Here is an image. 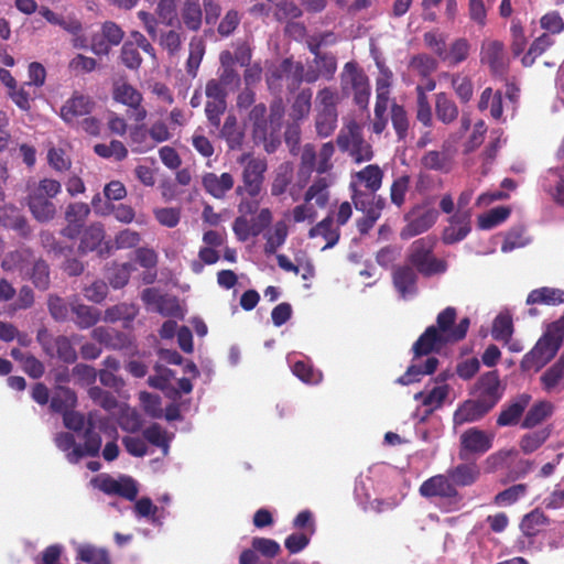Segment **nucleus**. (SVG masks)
I'll use <instances>...</instances> for the list:
<instances>
[{
    "mask_svg": "<svg viewBox=\"0 0 564 564\" xmlns=\"http://www.w3.org/2000/svg\"><path fill=\"white\" fill-rule=\"evenodd\" d=\"M456 317L457 311L453 306H447L440 312L436 325L429 326L413 344L414 357L438 352L445 345L463 340L468 332L470 321L468 317H464L458 324H455Z\"/></svg>",
    "mask_w": 564,
    "mask_h": 564,
    "instance_id": "nucleus-1",
    "label": "nucleus"
},
{
    "mask_svg": "<svg viewBox=\"0 0 564 564\" xmlns=\"http://www.w3.org/2000/svg\"><path fill=\"white\" fill-rule=\"evenodd\" d=\"M237 163L242 166L240 183L235 188V194L239 197L238 213L245 215H254L259 209L268 162L265 158H257L251 153H243L237 159Z\"/></svg>",
    "mask_w": 564,
    "mask_h": 564,
    "instance_id": "nucleus-2",
    "label": "nucleus"
},
{
    "mask_svg": "<svg viewBox=\"0 0 564 564\" xmlns=\"http://www.w3.org/2000/svg\"><path fill=\"white\" fill-rule=\"evenodd\" d=\"M564 343V330L557 324H546L541 337L530 351L520 361V368L524 372L540 371L558 352Z\"/></svg>",
    "mask_w": 564,
    "mask_h": 564,
    "instance_id": "nucleus-3",
    "label": "nucleus"
},
{
    "mask_svg": "<svg viewBox=\"0 0 564 564\" xmlns=\"http://www.w3.org/2000/svg\"><path fill=\"white\" fill-rule=\"evenodd\" d=\"M26 191V205L33 218L42 224L52 221L57 213L53 198L61 193V183L53 178H43L28 184Z\"/></svg>",
    "mask_w": 564,
    "mask_h": 564,
    "instance_id": "nucleus-4",
    "label": "nucleus"
},
{
    "mask_svg": "<svg viewBox=\"0 0 564 564\" xmlns=\"http://www.w3.org/2000/svg\"><path fill=\"white\" fill-rule=\"evenodd\" d=\"M434 247V238L423 237L413 241L409 248L408 263L423 276L429 278L446 271V262L433 256Z\"/></svg>",
    "mask_w": 564,
    "mask_h": 564,
    "instance_id": "nucleus-5",
    "label": "nucleus"
},
{
    "mask_svg": "<svg viewBox=\"0 0 564 564\" xmlns=\"http://www.w3.org/2000/svg\"><path fill=\"white\" fill-rule=\"evenodd\" d=\"M303 79L304 65L301 62H294L290 57L270 67L265 74L268 89L275 95H280L284 86L289 91H295L303 83Z\"/></svg>",
    "mask_w": 564,
    "mask_h": 564,
    "instance_id": "nucleus-6",
    "label": "nucleus"
},
{
    "mask_svg": "<svg viewBox=\"0 0 564 564\" xmlns=\"http://www.w3.org/2000/svg\"><path fill=\"white\" fill-rule=\"evenodd\" d=\"M340 90L343 96L354 95V102L360 109H367L370 99V84L365 70L357 62H347L340 73Z\"/></svg>",
    "mask_w": 564,
    "mask_h": 564,
    "instance_id": "nucleus-7",
    "label": "nucleus"
},
{
    "mask_svg": "<svg viewBox=\"0 0 564 564\" xmlns=\"http://www.w3.org/2000/svg\"><path fill=\"white\" fill-rule=\"evenodd\" d=\"M479 62L494 77L506 78L509 73L510 57L503 42L499 40L485 39L481 42Z\"/></svg>",
    "mask_w": 564,
    "mask_h": 564,
    "instance_id": "nucleus-8",
    "label": "nucleus"
},
{
    "mask_svg": "<svg viewBox=\"0 0 564 564\" xmlns=\"http://www.w3.org/2000/svg\"><path fill=\"white\" fill-rule=\"evenodd\" d=\"M419 492L423 498L438 499L451 506H457L462 500V496L447 474H438L427 478L421 484Z\"/></svg>",
    "mask_w": 564,
    "mask_h": 564,
    "instance_id": "nucleus-9",
    "label": "nucleus"
},
{
    "mask_svg": "<svg viewBox=\"0 0 564 564\" xmlns=\"http://www.w3.org/2000/svg\"><path fill=\"white\" fill-rule=\"evenodd\" d=\"M36 340L41 345L43 351L51 358L56 357L64 364L73 365L78 356L70 340L65 335L52 336L43 328L37 332Z\"/></svg>",
    "mask_w": 564,
    "mask_h": 564,
    "instance_id": "nucleus-10",
    "label": "nucleus"
},
{
    "mask_svg": "<svg viewBox=\"0 0 564 564\" xmlns=\"http://www.w3.org/2000/svg\"><path fill=\"white\" fill-rule=\"evenodd\" d=\"M438 212L426 204L413 206L404 216L406 225L401 231V238L409 239L427 231L437 220Z\"/></svg>",
    "mask_w": 564,
    "mask_h": 564,
    "instance_id": "nucleus-11",
    "label": "nucleus"
},
{
    "mask_svg": "<svg viewBox=\"0 0 564 564\" xmlns=\"http://www.w3.org/2000/svg\"><path fill=\"white\" fill-rule=\"evenodd\" d=\"M505 389L499 372L491 370L478 378L475 384V398L491 411L502 399Z\"/></svg>",
    "mask_w": 564,
    "mask_h": 564,
    "instance_id": "nucleus-12",
    "label": "nucleus"
},
{
    "mask_svg": "<svg viewBox=\"0 0 564 564\" xmlns=\"http://www.w3.org/2000/svg\"><path fill=\"white\" fill-rule=\"evenodd\" d=\"M105 238L106 232L102 224L93 223L89 226H86L80 232L77 252L80 256H85L95 251L100 258L109 256L112 246L109 241H106Z\"/></svg>",
    "mask_w": 564,
    "mask_h": 564,
    "instance_id": "nucleus-13",
    "label": "nucleus"
},
{
    "mask_svg": "<svg viewBox=\"0 0 564 564\" xmlns=\"http://www.w3.org/2000/svg\"><path fill=\"white\" fill-rule=\"evenodd\" d=\"M336 143L340 151L348 152L356 163L367 162L373 158L371 144L356 130L350 129L347 133L340 132Z\"/></svg>",
    "mask_w": 564,
    "mask_h": 564,
    "instance_id": "nucleus-14",
    "label": "nucleus"
},
{
    "mask_svg": "<svg viewBox=\"0 0 564 564\" xmlns=\"http://www.w3.org/2000/svg\"><path fill=\"white\" fill-rule=\"evenodd\" d=\"M97 424L93 417V414L89 413L87 416V426L84 431V444L70 451L67 455V460L70 464H77L79 460L85 457H97L99 455L102 440L98 432L95 431Z\"/></svg>",
    "mask_w": 564,
    "mask_h": 564,
    "instance_id": "nucleus-15",
    "label": "nucleus"
},
{
    "mask_svg": "<svg viewBox=\"0 0 564 564\" xmlns=\"http://www.w3.org/2000/svg\"><path fill=\"white\" fill-rule=\"evenodd\" d=\"M492 447V436L478 427H469L459 437V458L482 455Z\"/></svg>",
    "mask_w": 564,
    "mask_h": 564,
    "instance_id": "nucleus-16",
    "label": "nucleus"
},
{
    "mask_svg": "<svg viewBox=\"0 0 564 564\" xmlns=\"http://www.w3.org/2000/svg\"><path fill=\"white\" fill-rule=\"evenodd\" d=\"M124 37V31L113 21L101 24L100 33L91 37L90 48L96 55H108L112 46L119 45Z\"/></svg>",
    "mask_w": 564,
    "mask_h": 564,
    "instance_id": "nucleus-17",
    "label": "nucleus"
},
{
    "mask_svg": "<svg viewBox=\"0 0 564 564\" xmlns=\"http://www.w3.org/2000/svg\"><path fill=\"white\" fill-rule=\"evenodd\" d=\"M96 102L88 96L75 91L61 108L62 119L69 126H75L79 119L93 112Z\"/></svg>",
    "mask_w": 564,
    "mask_h": 564,
    "instance_id": "nucleus-18",
    "label": "nucleus"
},
{
    "mask_svg": "<svg viewBox=\"0 0 564 564\" xmlns=\"http://www.w3.org/2000/svg\"><path fill=\"white\" fill-rule=\"evenodd\" d=\"M112 96L117 102L133 110L131 117L134 121L142 122L147 118L148 111L141 106L143 97L132 85L126 82L115 84Z\"/></svg>",
    "mask_w": 564,
    "mask_h": 564,
    "instance_id": "nucleus-19",
    "label": "nucleus"
},
{
    "mask_svg": "<svg viewBox=\"0 0 564 564\" xmlns=\"http://www.w3.org/2000/svg\"><path fill=\"white\" fill-rule=\"evenodd\" d=\"M471 230L470 210H457L448 218L442 234L443 242L446 245L456 243L465 239Z\"/></svg>",
    "mask_w": 564,
    "mask_h": 564,
    "instance_id": "nucleus-20",
    "label": "nucleus"
},
{
    "mask_svg": "<svg viewBox=\"0 0 564 564\" xmlns=\"http://www.w3.org/2000/svg\"><path fill=\"white\" fill-rule=\"evenodd\" d=\"M530 401V394L521 393L510 400L508 403L503 404L499 415L497 416V425L500 427L517 425L520 422L525 409L529 406Z\"/></svg>",
    "mask_w": 564,
    "mask_h": 564,
    "instance_id": "nucleus-21",
    "label": "nucleus"
},
{
    "mask_svg": "<svg viewBox=\"0 0 564 564\" xmlns=\"http://www.w3.org/2000/svg\"><path fill=\"white\" fill-rule=\"evenodd\" d=\"M234 185L235 178L228 172H224L220 175L214 172H206L202 176L204 191L216 199H224L227 193L234 188Z\"/></svg>",
    "mask_w": 564,
    "mask_h": 564,
    "instance_id": "nucleus-22",
    "label": "nucleus"
},
{
    "mask_svg": "<svg viewBox=\"0 0 564 564\" xmlns=\"http://www.w3.org/2000/svg\"><path fill=\"white\" fill-rule=\"evenodd\" d=\"M91 336L98 343L110 349L123 350L133 347V340L130 335L112 328H106L102 326L96 327L93 329Z\"/></svg>",
    "mask_w": 564,
    "mask_h": 564,
    "instance_id": "nucleus-23",
    "label": "nucleus"
},
{
    "mask_svg": "<svg viewBox=\"0 0 564 564\" xmlns=\"http://www.w3.org/2000/svg\"><path fill=\"white\" fill-rule=\"evenodd\" d=\"M490 412L487 406L479 402L476 398L464 401L455 410L453 415V423L455 426L464 425L480 421Z\"/></svg>",
    "mask_w": 564,
    "mask_h": 564,
    "instance_id": "nucleus-24",
    "label": "nucleus"
},
{
    "mask_svg": "<svg viewBox=\"0 0 564 564\" xmlns=\"http://www.w3.org/2000/svg\"><path fill=\"white\" fill-rule=\"evenodd\" d=\"M0 225L14 230L23 238H28L32 232L26 217L13 205L0 207Z\"/></svg>",
    "mask_w": 564,
    "mask_h": 564,
    "instance_id": "nucleus-25",
    "label": "nucleus"
},
{
    "mask_svg": "<svg viewBox=\"0 0 564 564\" xmlns=\"http://www.w3.org/2000/svg\"><path fill=\"white\" fill-rule=\"evenodd\" d=\"M540 384L549 394L564 390V352L541 375Z\"/></svg>",
    "mask_w": 564,
    "mask_h": 564,
    "instance_id": "nucleus-26",
    "label": "nucleus"
},
{
    "mask_svg": "<svg viewBox=\"0 0 564 564\" xmlns=\"http://www.w3.org/2000/svg\"><path fill=\"white\" fill-rule=\"evenodd\" d=\"M417 271L409 264L394 268L392 272V281L395 290L402 297L413 295L417 292Z\"/></svg>",
    "mask_w": 564,
    "mask_h": 564,
    "instance_id": "nucleus-27",
    "label": "nucleus"
},
{
    "mask_svg": "<svg viewBox=\"0 0 564 564\" xmlns=\"http://www.w3.org/2000/svg\"><path fill=\"white\" fill-rule=\"evenodd\" d=\"M383 171L378 164H369L351 175L349 187H364L379 191L383 181Z\"/></svg>",
    "mask_w": 564,
    "mask_h": 564,
    "instance_id": "nucleus-28",
    "label": "nucleus"
},
{
    "mask_svg": "<svg viewBox=\"0 0 564 564\" xmlns=\"http://www.w3.org/2000/svg\"><path fill=\"white\" fill-rule=\"evenodd\" d=\"M351 191V200L357 210L368 212L379 208L382 212L386 207V199L377 195V191L366 189L362 187H349Z\"/></svg>",
    "mask_w": 564,
    "mask_h": 564,
    "instance_id": "nucleus-29",
    "label": "nucleus"
},
{
    "mask_svg": "<svg viewBox=\"0 0 564 564\" xmlns=\"http://www.w3.org/2000/svg\"><path fill=\"white\" fill-rule=\"evenodd\" d=\"M447 476L455 487H468L480 477V469L475 463H463L447 470Z\"/></svg>",
    "mask_w": 564,
    "mask_h": 564,
    "instance_id": "nucleus-30",
    "label": "nucleus"
},
{
    "mask_svg": "<svg viewBox=\"0 0 564 564\" xmlns=\"http://www.w3.org/2000/svg\"><path fill=\"white\" fill-rule=\"evenodd\" d=\"M139 314V307L134 303H118L108 307L104 314V321L107 323L123 322L128 328Z\"/></svg>",
    "mask_w": 564,
    "mask_h": 564,
    "instance_id": "nucleus-31",
    "label": "nucleus"
},
{
    "mask_svg": "<svg viewBox=\"0 0 564 564\" xmlns=\"http://www.w3.org/2000/svg\"><path fill=\"white\" fill-rule=\"evenodd\" d=\"M308 237H322L326 241L322 250H326L337 245L340 238V231L338 226H334V219L327 216L308 230Z\"/></svg>",
    "mask_w": 564,
    "mask_h": 564,
    "instance_id": "nucleus-32",
    "label": "nucleus"
},
{
    "mask_svg": "<svg viewBox=\"0 0 564 564\" xmlns=\"http://www.w3.org/2000/svg\"><path fill=\"white\" fill-rule=\"evenodd\" d=\"M332 183L333 178L329 174L316 177L312 185L306 189L304 200L310 203L314 199L318 207H325L329 199L328 187Z\"/></svg>",
    "mask_w": 564,
    "mask_h": 564,
    "instance_id": "nucleus-33",
    "label": "nucleus"
},
{
    "mask_svg": "<svg viewBox=\"0 0 564 564\" xmlns=\"http://www.w3.org/2000/svg\"><path fill=\"white\" fill-rule=\"evenodd\" d=\"M562 303H564V291L549 286L534 289L528 294L527 297L528 305H558Z\"/></svg>",
    "mask_w": 564,
    "mask_h": 564,
    "instance_id": "nucleus-34",
    "label": "nucleus"
},
{
    "mask_svg": "<svg viewBox=\"0 0 564 564\" xmlns=\"http://www.w3.org/2000/svg\"><path fill=\"white\" fill-rule=\"evenodd\" d=\"M220 137L226 140L229 150H240L242 148L245 132L239 127L236 116H227L220 129Z\"/></svg>",
    "mask_w": 564,
    "mask_h": 564,
    "instance_id": "nucleus-35",
    "label": "nucleus"
},
{
    "mask_svg": "<svg viewBox=\"0 0 564 564\" xmlns=\"http://www.w3.org/2000/svg\"><path fill=\"white\" fill-rule=\"evenodd\" d=\"M435 115L442 123L451 124L457 120L459 110L456 102L445 93H438L435 98Z\"/></svg>",
    "mask_w": 564,
    "mask_h": 564,
    "instance_id": "nucleus-36",
    "label": "nucleus"
},
{
    "mask_svg": "<svg viewBox=\"0 0 564 564\" xmlns=\"http://www.w3.org/2000/svg\"><path fill=\"white\" fill-rule=\"evenodd\" d=\"M181 18L184 26L197 32L203 23V10L198 0H184L181 9Z\"/></svg>",
    "mask_w": 564,
    "mask_h": 564,
    "instance_id": "nucleus-37",
    "label": "nucleus"
},
{
    "mask_svg": "<svg viewBox=\"0 0 564 564\" xmlns=\"http://www.w3.org/2000/svg\"><path fill=\"white\" fill-rule=\"evenodd\" d=\"M549 524L550 519L546 514L539 508H535L523 517L520 529L525 536L531 538L539 534Z\"/></svg>",
    "mask_w": 564,
    "mask_h": 564,
    "instance_id": "nucleus-38",
    "label": "nucleus"
},
{
    "mask_svg": "<svg viewBox=\"0 0 564 564\" xmlns=\"http://www.w3.org/2000/svg\"><path fill=\"white\" fill-rule=\"evenodd\" d=\"M438 366L436 357H429L423 365H411L406 371L398 379V382L408 386L421 380L424 375H432Z\"/></svg>",
    "mask_w": 564,
    "mask_h": 564,
    "instance_id": "nucleus-39",
    "label": "nucleus"
},
{
    "mask_svg": "<svg viewBox=\"0 0 564 564\" xmlns=\"http://www.w3.org/2000/svg\"><path fill=\"white\" fill-rule=\"evenodd\" d=\"M77 395L75 391L67 387H58L50 402L53 412L64 414L76 406Z\"/></svg>",
    "mask_w": 564,
    "mask_h": 564,
    "instance_id": "nucleus-40",
    "label": "nucleus"
},
{
    "mask_svg": "<svg viewBox=\"0 0 564 564\" xmlns=\"http://www.w3.org/2000/svg\"><path fill=\"white\" fill-rule=\"evenodd\" d=\"M256 140H265L268 134V110L264 104L254 105L248 115Z\"/></svg>",
    "mask_w": 564,
    "mask_h": 564,
    "instance_id": "nucleus-41",
    "label": "nucleus"
},
{
    "mask_svg": "<svg viewBox=\"0 0 564 564\" xmlns=\"http://www.w3.org/2000/svg\"><path fill=\"white\" fill-rule=\"evenodd\" d=\"M470 48L471 45L467 39L458 37L451 43L442 62L452 67L457 66L468 58Z\"/></svg>",
    "mask_w": 564,
    "mask_h": 564,
    "instance_id": "nucleus-42",
    "label": "nucleus"
},
{
    "mask_svg": "<svg viewBox=\"0 0 564 564\" xmlns=\"http://www.w3.org/2000/svg\"><path fill=\"white\" fill-rule=\"evenodd\" d=\"M313 91L311 88L301 89L291 105L290 117L297 122L308 117L312 108Z\"/></svg>",
    "mask_w": 564,
    "mask_h": 564,
    "instance_id": "nucleus-43",
    "label": "nucleus"
},
{
    "mask_svg": "<svg viewBox=\"0 0 564 564\" xmlns=\"http://www.w3.org/2000/svg\"><path fill=\"white\" fill-rule=\"evenodd\" d=\"M28 276L34 288L40 291H46L51 285V269L44 259H37L28 271Z\"/></svg>",
    "mask_w": 564,
    "mask_h": 564,
    "instance_id": "nucleus-44",
    "label": "nucleus"
},
{
    "mask_svg": "<svg viewBox=\"0 0 564 564\" xmlns=\"http://www.w3.org/2000/svg\"><path fill=\"white\" fill-rule=\"evenodd\" d=\"M553 412V405L547 401H540L534 403L527 412L521 426L523 429H532L541 424Z\"/></svg>",
    "mask_w": 564,
    "mask_h": 564,
    "instance_id": "nucleus-45",
    "label": "nucleus"
},
{
    "mask_svg": "<svg viewBox=\"0 0 564 564\" xmlns=\"http://www.w3.org/2000/svg\"><path fill=\"white\" fill-rule=\"evenodd\" d=\"M293 180V166L290 162H284L278 166L273 181L271 183V195L279 197L284 194Z\"/></svg>",
    "mask_w": 564,
    "mask_h": 564,
    "instance_id": "nucleus-46",
    "label": "nucleus"
},
{
    "mask_svg": "<svg viewBox=\"0 0 564 564\" xmlns=\"http://www.w3.org/2000/svg\"><path fill=\"white\" fill-rule=\"evenodd\" d=\"M554 44L550 34L543 33L536 37L530 45L528 52L522 56L521 64L524 67H531L536 58Z\"/></svg>",
    "mask_w": 564,
    "mask_h": 564,
    "instance_id": "nucleus-47",
    "label": "nucleus"
},
{
    "mask_svg": "<svg viewBox=\"0 0 564 564\" xmlns=\"http://www.w3.org/2000/svg\"><path fill=\"white\" fill-rule=\"evenodd\" d=\"M448 392H449V387L447 384L436 386L427 393H424L422 391L417 392L414 395V399L416 401H421V403L424 406H429L430 408L429 412H432L436 409H440L443 405L445 399L448 395Z\"/></svg>",
    "mask_w": 564,
    "mask_h": 564,
    "instance_id": "nucleus-48",
    "label": "nucleus"
},
{
    "mask_svg": "<svg viewBox=\"0 0 564 564\" xmlns=\"http://www.w3.org/2000/svg\"><path fill=\"white\" fill-rule=\"evenodd\" d=\"M129 138L133 152L145 153L154 148L149 130L143 123L133 126L129 131Z\"/></svg>",
    "mask_w": 564,
    "mask_h": 564,
    "instance_id": "nucleus-49",
    "label": "nucleus"
},
{
    "mask_svg": "<svg viewBox=\"0 0 564 564\" xmlns=\"http://www.w3.org/2000/svg\"><path fill=\"white\" fill-rule=\"evenodd\" d=\"M315 128L319 137H329L337 128L338 111L328 109H316Z\"/></svg>",
    "mask_w": 564,
    "mask_h": 564,
    "instance_id": "nucleus-50",
    "label": "nucleus"
},
{
    "mask_svg": "<svg viewBox=\"0 0 564 564\" xmlns=\"http://www.w3.org/2000/svg\"><path fill=\"white\" fill-rule=\"evenodd\" d=\"M72 312L75 315V324L82 329L93 327L100 319L99 310L85 304L73 305Z\"/></svg>",
    "mask_w": 564,
    "mask_h": 564,
    "instance_id": "nucleus-51",
    "label": "nucleus"
},
{
    "mask_svg": "<svg viewBox=\"0 0 564 564\" xmlns=\"http://www.w3.org/2000/svg\"><path fill=\"white\" fill-rule=\"evenodd\" d=\"M289 228L284 220L275 223L273 230L265 235L264 252L273 254L282 247L288 238Z\"/></svg>",
    "mask_w": 564,
    "mask_h": 564,
    "instance_id": "nucleus-52",
    "label": "nucleus"
},
{
    "mask_svg": "<svg viewBox=\"0 0 564 564\" xmlns=\"http://www.w3.org/2000/svg\"><path fill=\"white\" fill-rule=\"evenodd\" d=\"M391 123L399 141H404L409 134L410 120L402 105L391 104Z\"/></svg>",
    "mask_w": 564,
    "mask_h": 564,
    "instance_id": "nucleus-53",
    "label": "nucleus"
},
{
    "mask_svg": "<svg viewBox=\"0 0 564 564\" xmlns=\"http://www.w3.org/2000/svg\"><path fill=\"white\" fill-rule=\"evenodd\" d=\"M527 484H516L498 492L494 498V503L499 507H509L524 498L528 494Z\"/></svg>",
    "mask_w": 564,
    "mask_h": 564,
    "instance_id": "nucleus-54",
    "label": "nucleus"
},
{
    "mask_svg": "<svg viewBox=\"0 0 564 564\" xmlns=\"http://www.w3.org/2000/svg\"><path fill=\"white\" fill-rule=\"evenodd\" d=\"M77 557L87 564H111L108 551L91 544L79 546Z\"/></svg>",
    "mask_w": 564,
    "mask_h": 564,
    "instance_id": "nucleus-55",
    "label": "nucleus"
},
{
    "mask_svg": "<svg viewBox=\"0 0 564 564\" xmlns=\"http://www.w3.org/2000/svg\"><path fill=\"white\" fill-rule=\"evenodd\" d=\"M300 160L299 176L306 182L312 173L316 171L317 152L315 147L311 143L305 144L302 149Z\"/></svg>",
    "mask_w": 564,
    "mask_h": 564,
    "instance_id": "nucleus-56",
    "label": "nucleus"
},
{
    "mask_svg": "<svg viewBox=\"0 0 564 564\" xmlns=\"http://www.w3.org/2000/svg\"><path fill=\"white\" fill-rule=\"evenodd\" d=\"M416 91V120L424 127L430 128L433 123V116L429 98L425 94V89L417 85Z\"/></svg>",
    "mask_w": 564,
    "mask_h": 564,
    "instance_id": "nucleus-57",
    "label": "nucleus"
},
{
    "mask_svg": "<svg viewBox=\"0 0 564 564\" xmlns=\"http://www.w3.org/2000/svg\"><path fill=\"white\" fill-rule=\"evenodd\" d=\"M510 208L506 206H498L490 209L488 213L480 215L478 217V226L481 229H491L505 220L510 216Z\"/></svg>",
    "mask_w": 564,
    "mask_h": 564,
    "instance_id": "nucleus-58",
    "label": "nucleus"
},
{
    "mask_svg": "<svg viewBox=\"0 0 564 564\" xmlns=\"http://www.w3.org/2000/svg\"><path fill=\"white\" fill-rule=\"evenodd\" d=\"M94 151L100 158H115L117 161H122L128 156L126 145L119 140H111L109 144L97 143L94 147Z\"/></svg>",
    "mask_w": 564,
    "mask_h": 564,
    "instance_id": "nucleus-59",
    "label": "nucleus"
},
{
    "mask_svg": "<svg viewBox=\"0 0 564 564\" xmlns=\"http://www.w3.org/2000/svg\"><path fill=\"white\" fill-rule=\"evenodd\" d=\"M513 334V322L509 314H499L492 323L491 335L496 340L508 341Z\"/></svg>",
    "mask_w": 564,
    "mask_h": 564,
    "instance_id": "nucleus-60",
    "label": "nucleus"
},
{
    "mask_svg": "<svg viewBox=\"0 0 564 564\" xmlns=\"http://www.w3.org/2000/svg\"><path fill=\"white\" fill-rule=\"evenodd\" d=\"M144 441L150 444L162 448L164 454L169 451V438L166 431L158 423H153L142 432Z\"/></svg>",
    "mask_w": 564,
    "mask_h": 564,
    "instance_id": "nucleus-61",
    "label": "nucleus"
},
{
    "mask_svg": "<svg viewBox=\"0 0 564 564\" xmlns=\"http://www.w3.org/2000/svg\"><path fill=\"white\" fill-rule=\"evenodd\" d=\"M40 240L42 247L54 256H67L72 253L73 247L67 246L56 239L53 232L45 230L40 234Z\"/></svg>",
    "mask_w": 564,
    "mask_h": 564,
    "instance_id": "nucleus-62",
    "label": "nucleus"
},
{
    "mask_svg": "<svg viewBox=\"0 0 564 564\" xmlns=\"http://www.w3.org/2000/svg\"><path fill=\"white\" fill-rule=\"evenodd\" d=\"M132 271V264L130 263H115L108 270L107 278L109 280L110 285L113 289H121L128 284L130 274Z\"/></svg>",
    "mask_w": 564,
    "mask_h": 564,
    "instance_id": "nucleus-63",
    "label": "nucleus"
},
{
    "mask_svg": "<svg viewBox=\"0 0 564 564\" xmlns=\"http://www.w3.org/2000/svg\"><path fill=\"white\" fill-rule=\"evenodd\" d=\"M411 178L404 174L393 180L390 186V199L397 207H402L405 203V195L410 188Z\"/></svg>",
    "mask_w": 564,
    "mask_h": 564,
    "instance_id": "nucleus-64",
    "label": "nucleus"
}]
</instances>
